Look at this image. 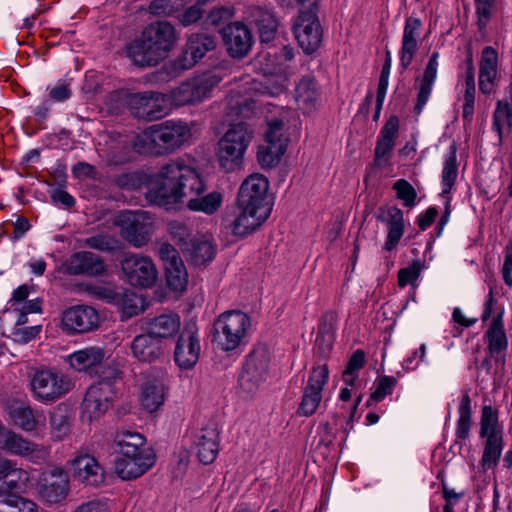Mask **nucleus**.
Wrapping results in <instances>:
<instances>
[{
    "mask_svg": "<svg viewBox=\"0 0 512 512\" xmlns=\"http://www.w3.org/2000/svg\"><path fill=\"white\" fill-rule=\"evenodd\" d=\"M508 98L498 100L493 113V130L497 132L499 143L503 140V128H512V82L507 88Z\"/></svg>",
    "mask_w": 512,
    "mask_h": 512,
    "instance_id": "41",
    "label": "nucleus"
},
{
    "mask_svg": "<svg viewBox=\"0 0 512 512\" xmlns=\"http://www.w3.org/2000/svg\"><path fill=\"white\" fill-rule=\"evenodd\" d=\"M133 356L141 362H154L161 358L163 349L160 340L150 335L147 331L137 335L131 342Z\"/></svg>",
    "mask_w": 512,
    "mask_h": 512,
    "instance_id": "32",
    "label": "nucleus"
},
{
    "mask_svg": "<svg viewBox=\"0 0 512 512\" xmlns=\"http://www.w3.org/2000/svg\"><path fill=\"white\" fill-rule=\"evenodd\" d=\"M248 18L257 27L262 43H269L275 38L278 20L271 10L258 6L252 7L248 11Z\"/></svg>",
    "mask_w": 512,
    "mask_h": 512,
    "instance_id": "31",
    "label": "nucleus"
},
{
    "mask_svg": "<svg viewBox=\"0 0 512 512\" xmlns=\"http://www.w3.org/2000/svg\"><path fill=\"white\" fill-rule=\"evenodd\" d=\"M498 55L494 48L488 46L482 51L479 73V89L483 94H490L493 90L497 75Z\"/></svg>",
    "mask_w": 512,
    "mask_h": 512,
    "instance_id": "35",
    "label": "nucleus"
},
{
    "mask_svg": "<svg viewBox=\"0 0 512 512\" xmlns=\"http://www.w3.org/2000/svg\"><path fill=\"white\" fill-rule=\"evenodd\" d=\"M4 409L15 425L25 431H33L38 425L35 411L32 407L19 399L10 398L4 403Z\"/></svg>",
    "mask_w": 512,
    "mask_h": 512,
    "instance_id": "30",
    "label": "nucleus"
},
{
    "mask_svg": "<svg viewBox=\"0 0 512 512\" xmlns=\"http://www.w3.org/2000/svg\"><path fill=\"white\" fill-rule=\"evenodd\" d=\"M286 151L285 141L267 140V145L259 147L257 159L262 168L270 169L275 167Z\"/></svg>",
    "mask_w": 512,
    "mask_h": 512,
    "instance_id": "44",
    "label": "nucleus"
},
{
    "mask_svg": "<svg viewBox=\"0 0 512 512\" xmlns=\"http://www.w3.org/2000/svg\"><path fill=\"white\" fill-rule=\"evenodd\" d=\"M270 361L271 354L268 346L264 343L256 344L246 356L238 378L239 388L246 396L255 394L266 381Z\"/></svg>",
    "mask_w": 512,
    "mask_h": 512,
    "instance_id": "8",
    "label": "nucleus"
},
{
    "mask_svg": "<svg viewBox=\"0 0 512 512\" xmlns=\"http://www.w3.org/2000/svg\"><path fill=\"white\" fill-rule=\"evenodd\" d=\"M390 68H391V54L390 51H386V59L384 62V65L381 70V74L379 77V83L377 88V97H383L385 98L387 87H388V80H389V74H390Z\"/></svg>",
    "mask_w": 512,
    "mask_h": 512,
    "instance_id": "60",
    "label": "nucleus"
},
{
    "mask_svg": "<svg viewBox=\"0 0 512 512\" xmlns=\"http://www.w3.org/2000/svg\"><path fill=\"white\" fill-rule=\"evenodd\" d=\"M336 320L337 315L335 312H326L321 317L315 339L317 353L321 357H326L333 347L335 340Z\"/></svg>",
    "mask_w": 512,
    "mask_h": 512,
    "instance_id": "36",
    "label": "nucleus"
},
{
    "mask_svg": "<svg viewBox=\"0 0 512 512\" xmlns=\"http://www.w3.org/2000/svg\"><path fill=\"white\" fill-rule=\"evenodd\" d=\"M416 54V18L409 17L406 20L402 48L400 52V62L402 68L406 69L412 62Z\"/></svg>",
    "mask_w": 512,
    "mask_h": 512,
    "instance_id": "45",
    "label": "nucleus"
},
{
    "mask_svg": "<svg viewBox=\"0 0 512 512\" xmlns=\"http://www.w3.org/2000/svg\"><path fill=\"white\" fill-rule=\"evenodd\" d=\"M399 131V119L390 116L381 128L374 151V166L384 168L389 164Z\"/></svg>",
    "mask_w": 512,
    "mask_h": 512,
    "instance_id": "25",
    "label": "nucleus"
},
{
    "mask_svg": "<svg viewBox=\"0 0 512 512\" xmlns=\"http://www.w3.org/2000/svg\"><path fill=\"white\" fill-rule=\"evenodd\" d=\"M30 387L36 400L51 404L66 395L73 388V382L60 371L38 370L30 379Z\"/></svg>",
    "mask_w": 512,
    "mask_h": 512,
    "instance_id": "9",
    "label": "nucleus"
},
{
    "mask_svg": "<svg viewBox=\"0 0 512 512\" xmlns=\"http://www.w3.org/2000/svg\"><path fill=\"white\" fill-rule=\"evenodd\" d=\"M158 255L164 264L167 286L175 292L186 290L188 272L177 249L165 242L160 244Z\"/></svg>",
    "mask_w": 512,
    "mask_h": 512,
    "instance_id": "13",
    "label": "nucleus"
},
{
    "mask_svg": "<svg viewBox=\"0 0 512 512\" xmlns=\"http://www.w3.org/2000/svg\"><path fill=\"white\" fill-rule=\"evenodd\" d=\"M3 448L12 454L26 456L37 451L38 445L14 432H8L3 441Z\"/></svg>",
    "mask_w": 512,
    "mask_h": 512,
    "instance_id": "51",
    "label": "nucleus"
},
{
    "mask_svg": "<svg viewBox=\"0 0 512 512\" xmlns=\"http://www.w3.org/2000/svg\"><path fill=\"white\" fill-rule=\"evenodd\" d=\"M104 358V349L92 346L70 354L67 362L75 371L82 372L101 365Z\"/></svg>",
    "mask_w": 512,
    "mask_h": 512,
    "instance_id": "38",
    "label": "nucleus"
},
{
    "mask_svg": "<svg viewBox=\"0 0 512 512\" xmlns=\"http://www.w3.org/2000/svg\"><path fill=\"white\" fill-rule=\"evenodd\" d=\"M486 337L488 338V350L490 357L494 358L496 361L502 360V353L506 351L508 341L501 314L492 320L491 325L486 332Z\"/></svg>",
    "mask_w": 512,
    "mask_h": 512,
    "instance_id": "40",
    "label": "nucleus"
},
{
    "mask_svg": "<svg viewBox=\"0 0 512 512\" xmlns=\"http://www.w3.org/2000/svg\"><path fill=\"white\" fill-rule=\"evenodd\" d=\"M199 460L204 464L212 463L219 451V432L214 425H208L201 430L195 442Z\"/></svg>",
    "mask_w": 512,
    "mask_h": 512,
    "instance_id": "34",
    "label": "nucleus"
},
{
    "mask_svg": "<svg viewBox=\"0 0 512 512\" xmlns=\"http://www.w3.org/2000/svg\"><path fill=\"white\" fill-rule=\"evenodd\" d=\"M121 457L115 460V473L123 480L136 479L145 474L155 463V453L137 432H117L114 438Z\"/></svg>",
    "mask_w": 512,
    "mask_h": 512,
    "instance_id": "3",
    "label": "nucleus"
},
{
    "mask_svg": "<svg viewBox=\"0 0 512 512\" xmlns=\"http://www.w3.org/2000/svg\"><path fill=\"white\" fill-rule=\"evenodd\" d=\"M328 375L329 371L326 364L312 370L298 408L300 415L311 416L315 413L322 399V390L328 381Z\"/></svg>",
    "mask_w": 512,
    "mask_h": 512,
    "instance_id": "21",
    "label": "nucleus"
},
{
    "mask_svg": "<svg viewBox=\"0 0 512 512\" xmlns=\"http://www.w3.org/2000/svg\"><path fill=\"white\" fill-rule=\"evenodd\" d=\"M457 148L453 143L450 146L449 154L446 157L442 170V195L449 194L458 176V164L456 156Z\"/></svg>",
    "mask_w": 512,
    "mask_h": 512,
    "instance_id": "48",
    "label": "nucleus"
},
{
    "mask_svg": "<svg viewBox=\"0 0 512 512\" xmlns=\"http://www.w3.org/2000/svg\"><path fill=\"white\" fill-rule=\"evenodd\" d=\"M0 493L20 495L27 486L28 473L13 467L9 460L0 459Z\"/></svg>",
    "mask_w": 512,
    "mask_h": 512,
    "instance_id": "28",
    "label": "nucleus"
},
{
    "mask_svg": "<svg viewBox=\"0 0 512 512\" xmlns=\"http://www.w3.org/2000/svg\"><path fill=\"white\" fill-rule=\"evenodd\" d=\"M233 14L234 10L232 6L214 7L207 15L205 23L206 25L217 28L228 23L233 17Z\"/></svg>",
    "mask_w": 512,
    "mask_h": 512,
    "instance_id": "55",
    "label": "nucleus"
},
{
    "mask_svg": "<svg viewBox=\"0 0 512 512\" xmlns=\"http://www.w3.org/2000/svg\"><path fill=\"white\" fill-rule=\"evenodd\" d=\"M382 221H385L388 226L387 238L384 244V249L392 251L404 233V218L401 209L392 206L386 209V218L379 217Z\"/></svg>",
    "mask_w": 512,
    "mask_h": 512,
    "instance_id": "39",
    "label": "nucleus"
},
{
    "mask_svg": "<svg viewBox=\"0 0 512 512\" xmlns=\"http://www.w3.org/2000/svg\"><path fill=\"white\" fill-rule=\"evenodd\" d=\"M238 209V214L232 219L226 218L227 227L235 236L245 237L256 231L269 216L262 215L254 209Z\"/></svg>",
    "mask_w": 512,
    "mask_h": 512,
    "instance_id": "29",
    "label": "nucleus"
},
{
    "mask_svg": "<svg viewBox=\"0 0 512 512\" xmlns=\"http://www.w3.org/2000/svg\"><path fill=\"white\" fill-rule=\"evenodd\" d=\"M85 246L99 250L110 252L113 251L117 247V241L110 235L107 234H97L90 236L84 240Z\"/></svg>",
    "mask_w": 512,
    "mask_h": 512,
    "instance_id": "56",
    "label": "nucleus"
},
{
    "mask_svg": "<svg viewBox=\"0 0 512 512\" xmlns=\"http://www.w3.org/2000/svg\"><path fill=\"white\" fill-rule=\"evenodd\" d=\"M120 266L128 283L134 287L150 288L158 278L156 266L148 256L126 254L120 261Z\"/></svg>",
    "mask_w": 512,
    "mask_h": 512,
    "instance_id": "12",
    "label": "nucleus"
},
{
    "mask_svg": "<svg viewBox=\"0 0 512 512\" xmlns=\"http://www.w3.org/2000/svg\"><path fill=\"white\" fill-rule=\"evenodd\" d=\"M229 110L230 114L236 115L242 118L250 117L255 108V103L249 98L246 97H231L229 99Z\"/></svg>",
    "mask_w": 512,
    "mask_h": 512,
    "instance_id": "53",
    "label": "nucleus"
},
{
    "mask_svg": "<svg viewBox=\"0 0 512 512\" xmlns=\"http://www.w3.org/2000/svg\"><path fill=\"white\" fill-rule=\"evenodd\" d=\"M142 211H126L119 217L121 233L125 240L135 247H142L150 240V218Z\"/></svg>",
    "mask_w": 512,
    "mask_h": 512,
    "instance_id": "17",
    "label": "nucleus"
},
{
    "mask_svg": "<svg viewBox=\"0 0 512 512\" xmlns=\"http://www.w3.org/2000/svg\"><path fill=\"white\" fill-rule=\"evenodd\" d=\"M206 185L196 168L178 158L163 165L152 176L145 199L153 206L169 210L186 200L191 211L211 215L222 204V194L212 191L204 194Z\"/></svg>",
    "mask_w": 512,
    "mask_h": 512,
    "instance_id": "1",
    "label": "nucleus"
},
{
    "mask_svg": "<svg viewBox=\"0 0 512 512\" xmlns=\"http://www.w3.org/2000/svg\"><path fill=\"white\" fill-rule=\"evenodd\" d=\"M219 82L220 78L211 73L191 77L172 90V101L176 106L199 104L211 96Z\"/></svg>",
    "mask_w": 512,
    "mask_h": 512,
    "instance_id": "11",
    "label": "nucleus"
},
{
    "mask_svg": "<svg viewBox=\"0 0 512 512\" xmlns=\"http://www.w3.org/2000/svg\"><path fill=\"white\" fill-rule=\"evenodd\" d=\"M502 275L506 285L512 287V242L506 246Z\"/></svg>",
    "mask_w": 512,
    "mask_h": 512,
    "instance_id": "64",
    "label": "nucleus"
},
{
    "mask_svg": "<svg viewBox=\"0 0 512 512\" xmlns=\"http://www.w3.org/2000/svg\"><path fill=\"white\" fill-rule=\"evenodd\" d=\"M396 380L391 376L380 377L376 381L375 390L370 395V400L374 402L382 401L386 396L392 394Z\"/></svg>",
    "mask_w": 512,
    "mask_h": 512,
    "instance_id": "57",
    "label": "nucleus"
},
{
    "mask_svg": "<svg viewBox=\"0 0 512 512\" xmlns=\"http://www.w3.org/2000/svg\"><path fill=\"white\" fill-rule=\"evenodd\" d=\"M39 496L49 504L62 502L69 492L68 476L60 468L41 474L37 484Z\"/></svg>",
    "mask_w": 512,
    "mask_h": 512,
    "instance_id": "20",
    "label": "nucleus"
},
{
    "mask_svg": "<svg viewBox=\"0 0 512 512\" xmlns=\"http://www.w3.org/2000/svg\"><path fill=\"white\" fill-rule=\"evenodd\" d=\"M416 283V259L409 262L408 267L402 268L398 271V285L405 287L410 284L414 286Z\"/></svg>",
    "mask_w": 512,
    "mask_h": 512,
    "instance_id": "61",
    "label": "nucleus"
},
{
    "mask_svg": "<svg viewBox=\"0 0 512 512\" xmlns=\"http://www.w3.org/2000/svg\"><path fill=\"white\" fill-rule=\"evenodd\" d=\"M115 396L114 388L105 383L92 384L81 403L82 418L88 421L100 418L111 406Z\"/></svg>",
    "mask_w": 512,
    "mask_h": 512,
    "instance_id": "18",
    "label": "nucleus"
},
{
    "mask_svg": "<svg viewBox=\"0 0 512 512\" xmlns=\"http://www.w3.org/2000/svg\"><path fill=\"white\" fill-rule=\"evenodd\" d=\"M184 4V0H153L148 11L154 16L167 17L179 11Z\"/></svg>",
    "mask_w": 512,
    "mask_h": 512,
    "instance_id": "52",
    "label": "nucleus"
},
{
    "mask_svg": "<svg viewBox=\"0 0 512 512\" xmlns=\"http://www.w3.org/2000/svg\"><path fill=\"white\" fill-rule=\"evenodd\" d=\"M216 39L207 33L191 34L182 53L174 60L177 70H188L194 67L208 52L216 48Z\"/></svg>",
    "mask_w": 512,
    "mask_h": 512,
    "instance_id": "15",
    "label": "nucleus"
},
{
    "mask_svg": "<svg viewBox=\"0 0 512 512\" xmlns=\"http://www.w3.org/2000/svg\"><path fill=\"white\" fill-rule=\"evenodd\" d=\"M182 252L195 266H201L210 262L215 253L214 247L210 241L197 237L191 242H187Z\"/></svg>",
    "mask_w": 512,
    "mask_h": 512,
    "instance_id": "43",
    "label": "nucleus"
},
{
    "mask_svg": "<svg viewBox=\"0 0 512 512\" xmlns=\"http://www.w3.org/2000/svg\"><path fill=\"white\" fill-rule=\"evenodd\" d=\"M191 128L185 122L165 121L146 128L135 141L139 153L163 155L175 151L191 138Z\"/></svg>",
    "mask_w": 512,
    "mask_h": 512,
    "instance_id": "4",
    "label": "nucleus"
},
{
    "mask_svg": "<svg viewBox=\"0 0 512 512\" xmlns=\"http://www.w3.org/2000/svg\"><path fill=\"white\" fill-rule=\"evenodd\" d=\"M319 92L316 82L312 78H303L295 89V100L299 109L306 113L312 112L316 108Z\"/></svg>",
    "mask_w": 512,
    "mask_h": 512,
    "instance_id": "42",
    "label": "nucleus"
},
{
    "mask_svg": "<svg viewBox=\"0 0 512 512\" xmlns=\"http://www.w3.org/2000/svg\"><path fill=\"white\" fill-rule=\"evenodd\" d=\"M115 304L118 305L121 310L122 321L135 317L143 311L142 299L134 292L126 291L119 293Z\"/></svg>",
    "mask_w": 512,
    "mask_h": 512,
    "instance_id": "50",
    "label": "nucleus"
},
{
    "mask_svg": "<svg viewBox=\"0 0 512 512\" xmlns=\"http://www.w3.org/2000/svg\"><path fill=\"white\" fill-rule=\"evenodd\" d=\"M393 190L396 192V198L403 201L405 207L412 208L415 205L416 191L407 180H397L393 184Z\"/></svg>",
    "mask_w": 512,
    "mask_h": 512,
    "instance_id": "54",
    "label": "nucleus"
},
{
    "mask_svg": "<svg viewBox=\"0 0 512 512\" xmlns=\"http://www.w3.org/2000/svg\"><path fill=\"white\" fill-rule=\"evenodd\" d=\"M40 332L39 326H31L18 328L13 331L14 340L18 343L25 344L34 339Z\"/></svg>",
    "mask_w": 512,
    "mask_h": 512,
    "instance_id": "63",
    "label": "nucleus"
},
{
    "mask_svg": "<svg viewBox=\"0 0 512 512\" xmlns=\"http://www.w3.org/2000/svg\"><path fill=\"white\" fill-rule=\"evenodd\" d=\"M140 376L143 380L141 404L148 412H155L164 403V382L167 373L162 367L152 366Z\"/></svg>",
    "mask_w": 512,
    "mask_h": 512,
    "instance_id": "14",
    "label": "nucleus"
},
{
    "mask_svg": "<svg viewBox=\"0 0 512 512\" xmlns=\"http://www.w3.org/2000/svg\"><path fill=\"white\" fill-rule=\"evenodd\" d=\"M200 344L194 325L188 326L180 334L174 352L175 362L183 369L195 366L199 359Z\"/></svg>",
    "mask_w": 512,
    "mask_h": 512,
    "instance_id": "26",
    "label": "nucleus"
},
{
    "mask_svg": "<svg viewBox=\"0 0 512 512\" xmlns=\"http://www.w3.org/2000/svg\"><path fill=\"white\" fill-rule=\"evenodd\" d=\"M269 182L260 174H252L241 184L237 195V208L254 209L263 216H269L272 202L268 195Z\"/></svg>",
    "mask_w": 512,
    "mask_h": 512,
    "instance_id": "10",
    "label": "nucleus"
},
{
    "mask_svg": "<svg viewBox=\"0 0 512 512\" xmlns=\"http://www.w3.org/2000/svg\"><path fill=\"white\" fill-rule=\"evenodd\" d=\"M66 271L70 275L99 276L106 271V265L101 256L90 251H80L69 258Z\"/></svg>",
    "mask_w": 512,
    "mask_h": 512,
    "instance_id": "27",
    "label": "nucleus"
},
{
    "mask_svg": "<svg viewBox=\"0 0 512 512\" xmlns=\"http://www.w3.org/2000/svg\"><path fill=\"white\" fill-rule=\"evenodd\" d=\"M72 476L78 482L91 487L105 483L106 472L95 457L89 454L78 455L71 460Z\"/></svg>",
    "mask_w": 512,
    "mask_h": 512,
    "instance_id": "22",
    "label": "nucleus"
},
{
    "mask_svg": "<svg viewBox=\"0 0 512 512\" xmlns=\"http://www.w3.org/2000/svg\"><path fill=\"white\" fill-rule=\"evenodd\" d=\"M438 53H434L423 74L420 90L418 91V113H420L422 107L426 104L428 101V98L431 94L433 83L436 79L437 75V68H438V62H437Z\"/></svg>",
    "mask_w": 512,
    "mask_h": 512,
    "instance_id": "46",
    "label": "nucleus"
},
{
    "mask_svg": "<svg viewBox=\"0 0 512 512\" xmlns=\"http://www.w3.org/2000/svg\"><path fill=\"white\" fill-rule=\"evenodd\" d=\"M177 40L174 25L167 20H157L145 26L127 45V56L138 67H154L168 57Z\"/></svg>",
    "mask_w": 512,
    "mask_h": 512,
    "instance_id": "2",
    "label": "nucleus"
},
{
    "mask_svg": "<svg viewBox=\"0 0 512 512\" xmlns=\"http://www.w3.org/2000/svg\"><path fill=\"white\" fill-rule=\"evenodd\" d=\"M213 341L222 351H233L242 345L251 329V319L240 310L222 313L213 325Z\"/></svg>",
    "mask_w": 512,
    "mask_h": 512,
    "instance_id": "5",
    "label": "nucleus"
},
{
    "mask_svg": "<svg viewBox=\"0 0 512 512\" xmlns=\"http://www.w3.org/2000/svg\"><path fill=\"white\" fill-rule=\"evenodd\" d=\"M74 412L67 403H60L50 413V427L56 440H63L71 430Z\"/></svg>",
    "mask_w": 512,
    "mask_h": 512,
    "instance_id": "37",
    "label": "nucleus"
},
{
    "mask_svg": "<svg viewBox=\"0 0 512 512\" xmlns=\"http://www.w3.org/2000/svg\"><path fill=\"white\" fill-rule=\"evenodd\" d=\"M113 182L120 189L135 190L141 185V177L138 173H123L115 176Z\"/></svg>",
    "mask_w": 512,
    "mask_h": 512,
    "instance_id": "59",
    "label": "nucleus"
},
{
    "mask_svg": "<svg viewBox=\"0 0 512 512\" xmlns=\"http://www.w3.org/2000/svg\"><path fill=\"white\" fill-rule=\"evenodd\" d=\"M479 436L485 439L481 466L483 470L493 469L498 465L503 447V427L499 423L498 410L491 405L482 408Z\"/></svg>",
    "mask_w": 512,
    "mask_h": 512,
    "instance_id": "7",
    "label": "nucleus"
},
{
    "mask_svg": "<svg viewBox=\"0 0 512 512\" xmlns=\"http://www.w3.org/2000/svg\"><path fill=\"white\" fill-rule=\"evenodd\" d=\"M472 426L471 399L467 392L462 395L459 405V418L456 426V438L458 441L466 440L469 437Z\"/></svg>",
    "mask_w": 512,
    "mask_h": 512,
    "instance_id": "47",
    "label": "nucleus"
},
{
    "mask_svg": "<svg viewBox=\"0 0 512 512\" xmlns=\"http://www.w3.org/2000/svg\"><path fill=\"white\" fill-rule=\"evenodd\" d=\"M203 16V11L198 7V4H194L187 8L180 16L179 21L183 26H190L200 20Z\"/></svg>",
    "mask_w": 512,
    "mask_h": 512,
    "instance_id": "62",
    "label": "nucleus"
},
{
    "mask_svg": "<svg viewBox=\"0 0 512 512\" xmlns=\"http://www.w3.org/2000/svg\"><path fill=\"white\" fill-rule=\"evenodd\" d=\"M298 45L307 55L318 50L322 43L323 31L318 15L298 16L293 25Z\"/></svg>",
    "mask_w": 512,
    "mask_h": 512,
    "instance_id": "19",
    "label": "nucleus"
},
{
    "mask_svg": "<svg viewBox=\"0 0 512 512\" xmlns=\"http://www.w3.org/2000/svg\"><path fill=\"white\" fill-rule=\"evenodd\" d=\"M144 329L150 335L160 340L175 336L180 329V317L177 314H162L146 319Z\"/></svg>",
    "mask_w": 512,
    "mask_h": 512,
    "instance_id": "33",
    "label": "nucleus"
},
{
    "mask_svg": "<svg viewBox=\"0 0 512 512\" xmlns=\"http://www.w3.org/2000/svg\"><path fill=\"white\" fill-rule=\"evenodd\" d=\"M229 55L233 58L245 57L252 47V34L241 22L227 24L220 30Z\"/></svg>",
    "mask_w": 512,
    "mask_h": 512,
    "instance_id": "24",
    "label": "nucleus"
},
{
    "mask_svg": "<svg viewBox=\"0 0 512 512\" xmlns=\"http://www.w3.org/2000/svg\"><path fill=\"white\" fill-rule=\"evenodd\" d=\"M160 94L152 91L129 93L126 97V104L134 118L155 121L165 114V107Z\"/></svg>",
    "mask_w": 512,
    "mask_h": 512,
    "instance_id": "16",
    "label": "nucleus"
},
{
    "mask_svg": "<svg viewBox=\"0 0 512 512\" xmlns=\"http://www.w3.org/2000/svg\"><path fill=\"white\" fill-rule=\"evenodd\" d=\"M62 325L70 333H86L98 327L99 315L91 306H74L63 312Z\"/></svg>",
    "mask_w": 512,
    "mask_h": 512,
    "instance_id": "23",
    "label": "nucleus"
},
{
    "mask_svg": "<svg viewBox=\"0 0 512 512\" xmlns=\"http://www.w3.org/2000/svg\"><path fill=\"white\" fill-rule=\"evenodd\" d=\"M0 512H37V505L20 495L0 493Z\"/></svg>",
    "mask_w": 512,
    "mask_h": 512,
    "instance_id": "49",
    "label": "nucleus"
},
{
    "mask_svg": "<svg viewBox=\"0 0 512 512\" xmlns=\"http://www.w3.org/2000/svg\"><path fill=\"white\" fill-rule=\"evenodd\" d=\"M170 234L172 238L180 245L183 251L187 242H191L195 236L192 235L190 228L181 222H172L170 224Z\"/></svg>",
    "mask_w": 512,
    "mask_h": 512,
    "instance_id": "58",
    "label": "nucleus"
},
{
    "mask_svg": "<svg viewBox=\"0 0 512 512\" xmlns=\"http://www.w3.org/2000/svg\"><path fill=\"white\" fill-rule=\"evenodd\" d=\"M252 138L253 131L246 123L231 124L218 142L217 156L221 168L226 172L239 169Z\"/></svg>",
    "mask_w": 512,
    "mask_h": 512,
    "instance_id": "6",
    "label": "nucleus"
}]
</instances>
